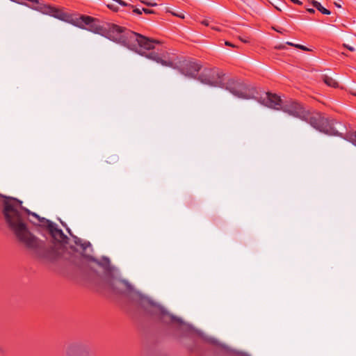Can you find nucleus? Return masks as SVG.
I'll list each match as a JSON object with an SVG mask.
<instances>
[{"instance_id":"1","label":"nucleus","mask_w":356,"mask_h":356,"mask_svg":"<svg viewBox=\"0 0 356 356\" xmlns=\"http://www.w3.org/2000/svg\"><path fill=\"white\" fill-rule=\"evenodd\" d=\"M79 270L81 279L87 284L98 291H107L118 295L131 296L132 300L126 310L134 318L140 316L156 319L170 329L182 330L185 326L183 321L170 313L164 307L154 302L147 297L134 291L133 286L127 280H121L108 275L102 277L95 270H92L85 261L80 262Z\"/></svg>"},{"instance_id":"2","label":"nucleus","mask_w":356,"mask_h":356,"mask_svg":"<svg viewBox=\"0 0 356 356\" xmlns=\"http://www.w3.org/2000/svg\"><path fill=\"white\" fill-rule=\"evenodd\" d=\"M65 14L67 17L66 20L62 19L63 21L99 34L163 65L171 66L172 64V62L165 60L166 51L156 47V44H161L159 40L149 38L113 23L102 22L89 15H81L74 18L66 13Z\"/></svg>"},{"instance_id":"3","label":"nucleus","mask_w":356,"mask_h":356,"mask_svg":"<svg viewBox=\"0 0 356 356\" xmlns=\"http://www.w3.org/2000/svg\"><path fill=\"white\" fill-rule=\"evenodd\" d=\"M2 199V214L9 229L17 240L22 244L38 259L55 261L63 251V247L48 249L45 241L39 239L29 229L27 220L29 216L40 220L35 213L31 212L22 206V202L15 197L0 193Z\"/></svg>"},{"instance_id":"4","label":"nucleus","mask_w":356,"mask_h":356,"mask_svg":"<svg viewBox=\"0 0 356 356\" xmlns=\"http://www.w3.org/2000/svg\"><path fill=\"white\" fill-rule=\"evenodd\" d=\"M291 115L309 123L316 130L325 134L339 136V131L336 125L341 123L334 119L326 117L324 113L309 111L301 103L291 99Z\"/></svg>"},{"instance_id":"5","label":"nucleus","mask_w":356,"mask_h":356,"mask_svg":"<svg viewBox=\"0 0 356 356\" xmlns=\"http://www.w3.org/2000/svg\"><path fill=\"white\" fill-rule=\"evenodd\" d=\"M49 223V229L48 232L52 238L55 241V243L53 245H47L45 243V246L48 249L51 248H56V247H58V245H62L63 247V251L60 254L59 257L56 259L55 261H47L45 259H40V261L48 262V263H56L62 259L63 257L64 254L66 252L67 250L65 246V244L67 243L68 238L67 236L63 233V232L57 227V225L51 221H47Z\"/></svg>"},{"instance_id":"6","label":"nucleus","mask_w":356,"mask_h":356,"mask_svg":"<svg viewBox=\"0 0 356 356\" xmlns=\"http://www.w3.org/2000/svg\"><path fill=\"white\" fill-rule=\"evenodd\" d=\"M226 89L234 96L242 99H257L258 95V92L254 87L239 81H229Z\"/></svg>"},{"instance_id":"7","label":"nucleus","mask_w":356,"mask_h":356,"mask_svg":"<svg viewBox=\"0 0 356 356\" xmlns=\"http://www.w3.org/2000/svg\"><path fill=\"white\" fill-rule=\"evenodd\" d=\"M82 255H83V258L79 259L77 264L75 265L76 274L77 277L80 280H81V281L84 282L86 284H87L83 279H81L80 272L79 270V266L80 265V262L82 261L87 263L92 270H94V269L90 266V265L88 264V261H93L97 266L102 267L104 270V275H100L99 273H98L102 277H106L108 275H113L110 259L108 257H102L100 260H98V259H95V257H93L92 256L87 254H83Z\"/></svg>"},{"instance_id":"8","label":"nucleus","mask_w":356,"mask_h":356,"mask_svg":"<svg viewBox=\"0 0 356 356\" xmlns=\"http://www.w3.org/2000/svg\"><path fill=\"white\" fill-rule=\"evenodd\" d=\"M223 76L224 74L218 68H204L197 79L203 83L218 86L222 83Z\"/></svg>"},{"instance_id":"9","label":"nucleus","mask_w":356,"mask_h":356,"mask_svg":"<svg viewBox=\"0 0 356 356\" xmlns=\"http://www.w3.org/2000/svg\"><path fill=\"white\" fill-rule=\"evenodd\" d=\"M66 356H94V351L87 344L82 342H73L65 349Z\"/></svg>"},{"instance_id":"10","label":"nucleus","mask_w":356,"mask_h":356,"mask_svg":"<svg viewBox=\"0 0 356 356\" xmlns=\"http://www.w3.org/2000/svg\"><path fill=\"white\" fill-rule=\"evenodd\" d=\"M259 102L264 106L275 110H283L288 112L286 108L282 106L283 102L277 94L270 92H266L264 97H261Z\"/></svg>"},{"instance_id":"11","label":"nucleus","mask_w":356,"mask_h":356,"mask_svg":"<svg viewBox=\"0 0 356 356\" xmlns=\"http://www.w3.org/2000/svg\"><path fill=\"white\" fill-rule=\"evenodd\" d=\"M201 65L197 62L184 60L180 61L177 66L179 72L185 76L195 77L201 70Z\"/></svg>"},{"instance_id":"12","label":"nucleus","mask_w":356,"mask_h":356,"mask_svg":"<svg viewBox=\"0 0 356 356\" xmlns=\"http://www.w3.org/2000/svg\"><path fill=\"white\" fill-rule=\"evenodd\" d=\"M67 232L70 234V236H72L74 238V243L76 245H79L83 253V254H86V250L88 248H90L91 250H92V248H91V243L89 242V241H84L83 242L82 240L79 238H78L77 236H74L71 232V230L69 229V228H67Z\"/></svg>"},{"instance_id":"13","label":"nucleus","mask_w":356,"mask_h":356,"mask_svg":"<svg viewBox=\"0 0 356 356\" xmlns=\"http://www.w3.org/2000/svg\"><path fill=\"white\" fill-rule=\"evenodd\" d=\"M321 79L327 86L332 87L334 88L339 87L338 82L334 79L327 74H323L321 76Z\"/></svg>"},{"instance_id":"14","label":"nucleus","mask_w":356,"mask_h":356,"mask_svg":"<svg viewBox=\"0 0 356 356\" xmlns=\"http://www.w3.org/2000/svg\"><path fill=\"white\" fill-rule=\"evenodd\" d=\"M312 6L316 8L318 11H320L322 14H324V15H330L331 13L329 10H327V8H324L320 2L316 1V0H312Z\"/></svg>"},{"instance_id":"15","label":"nucleus","mask_w":356,"mask_h":356,"mask_svg":"<svg viewBox=\"0 0 356 356\" xmlns=\"http://www.w3.org/2000/svg\"><path fill=\"white\" fill-rule=\"evenodd\" d=\"M291 47H294L297 49H301L302 51H312V49H310L309 48L304 46V45H302V44H295V43H293V42H291Z\"/></svg>"},{"instance_id":"16","label":"nucleus","mask_w":356,"mask_h":356,"mask_svg":"<svg viewBox=\"0 0 356 356\" xmlns=\"http://www.w3.org/2000/svg\"><path fill=\"white\" fill-rule=\"evenodd\" d=\"M273 29L275 31H276L277 32H278L281 34H283L284 35H286L288 33V31L286 29H285L283 27L280 26H273Z\"/></svg>"},{"instance_id":"17","label":"nucleus","mask_w":356,"mask_h":356,"mask_svg":"<svg viewBox=\"0 0 356 356\" xmlns=\"http://www.w3.org/2000/svg\"><path fill=\"white\" fill-rule=\"evenodd\" d=\"M38 220L42 223V227H45L47 230L49 229V223L47 221H50L49 220L40 217V220Z\"/></svg>"},{"instance_id":"18","label":"nucleus","mask_w":356,"mask_h":356,"mask_svg":"<svg viewBox=\"0 0 356 356\" xmlns=\"http://www.w3.org/2000/svg\"><path fill=\"white\" fill-rule=\"evenodd\" d=\"M113 1L118 3L121 6H129V7H131V8H134V6L132 5L129 4V3H126L125 1H124L122 0H113Z\"/></svg>"},{"instance_id":"19","label":"nucleus","mask_w":356,"mask_h":356,"mask_svg":"<svg viewBox=\"0 0 356 356\" xmlns=\"http://www.w3.org/2000/svg\"><path fill=\"white\" fill-rule=\"evenodd\" d=\"M140 2L147 6H157V3H152V2H149V1H145V0H140Z\"/></svg>"},{"instance_id":"20","label":"nucleus","mask_w":356,"mask_h":356,"mask_svg":"<svg viewBox=\"0 0 356 356\" xmlns=\"http://www.w3.org/2000/svg\"><path fill=\"white\" fill-rule=\"evenodd\" d=\"M350 140L355 145H356V131L350 135Z\"/></svg>"},{"instance_id":"21","label":"nucleus","mask_w":356,"mask_h":356,"mask_svg":"<svg viewBox=\"0 0 356 356\" xmlns=\"http://www.w3.org/2000/svg\"><path fill=\"white\" fill-rule=\"evenodd\" d=\"M142 10H143L145 14H153V13H154V11L153 10L148 9V8H142Z\"/></svg>"},{"instance_id":"22","label":"nucleus","mask_w":356,"mask_h":356,"mask_svg":"<svg viewBox=\"0 0 356 356\" xmlns=\"http://www.w3.org/2000/svg\"><path fill=\"white\" fill-rule=\"evenodd\" d=\"M108 8H110L111 10H113L115 12H117L118 10V8L117 6H115V5L111 3V4H108Z\"/></svg>"},{"instance_id":"23","label":"nucleus","mask_w":356,"mask_h":356,"mask_svg":"<svg viewBox=\"0 0 356 356\" xmlns=\"http://www.w3.org/2000/svg\"><path fill=\"white\" fill-rule=\"evenodd\" d=\"M343 47L346 48V49H348L350 51H355V48L353 47H351V46L348 45V44H343Z\"/></svg>"},{"instance_id":"24","label":"nucleus","mask_w":356,"mask_h":356,"mask_svg":"<svg viewBox=\"0 0 356 356\" xmlns=\"http://www.w3.org/2000/svg\"><path fill=\"white\" fill-rule=\"evenodd\" d=\"M142 12H143V10L138 8H136L133 10V13L135 14H137V15H141Z\"/></svg>"},{"instance_id":"25","label":"nucleus","mask_w":356,"mask_h":356,"mask_svg":"<svg viewBox=\"0 0 356 356\" xmlns=\"http://www.w3.org/2000/svg\"><path fill=\"white\" fill-rule=\"evenodd\" d=\"M173 15L175 16H177V17H179L180 18H184V14L181 13V14H178V13H171Z\"/></svg>"},{"instance_id":"26","label":"nucleus","mask_w":356,"mask_h":356,"mask_svg":"<svg viewBox=\"0 0 356 356\" xmlns=\"http://www.w3.org/2000/svg\"><path fill=\"white\" fill-rule=\"evenodd\" d=\"M284 48H285V46L284 44H280V45H277V46L275 47V49H284Z\"/></svg>"},{"instance_id":"27","label":"nucleus","mask_w":356,"mask_h":356,"mask_svg":"<svg viewBox=\"0 0 356 356\" xmlns=\"http://www.w3.org/2000/svg\"><path fill=\"white\" fill-rule=\"evenodd\" d=\"M238 38L243 42H245V43L249 42V40L248 38L245 39V38H241V36H239Z\"/></svg>"},{"instance_id":"28","label":"nucleus","mask_w":356,"mask_h":356,"mask_svg":"<svg viewBox=\"0 0 356 356\" xmlns=\"http://www.w3.org/2000/svg\"><path fill=\"white\" fill-rule=\"evenodd\" d=\"M291 3H293L298 5L302 4V2L299 0H291Z\"/></svg>"},{"instance_id":"29","label":"nucleus","mask_w":356,"mask_h":356,"mask_svg":"<svg viewBox=\"0 0 356 356\" xmlns=\"http://www.w3.org/2000/svg\"><path fill=\"white\" fill-rule=\"evenodd\" d=\"M225 45L230 46V47H235L234 44H232L230 42H228V41L225 42Z\"/></svg>"},{"instance_id":"30","label":"nucleus","mask_w":356,"mask_h":356,"mask_svg":"<svg viewBox=\"0 0 356 356\" xmlns=\"http://www.w3.org/2000/svg\"><path fill=\"white\" fill-rule=\"evenodd\" d=\"M307 10L309 13H315L314 9H313V8H307Z\"/></svg>"},{"instance_id":"31","label":"nucleus","mask_w":356,"mask_h":356,"mask_svg":"<svg viewBox=\"0 0 356 356\" xmlns=\"http://www.w3.org/2000/svg\"><path fill=\"white\" fill-rule=\"evenodd\" d=\"M202 24L205 25V26H209V22L207 20H203L202 22Z\"/></svg>"},{"instance_id":"32","label":"nucleus","mask_w":356,"mask_h":356,"mask_svg":"<svg viewBox=\"0 0 356 356\" xmlns=\"http://www.w3.org/2000/svg\"><path fill=\"white\" fill-rule=\"evenodd\" d=\"M334 6L337 8H341V5L339 3L334 2Z\"/></svg>"},{"instance_id":"33","label":"nucleus","mask_w":356,"mask_h":356,"mask_svg":"<svg viewBox=\"0 0 356 356\" xmlns=\"http://www.w3.org/2000/svg\"><path fill=\"white\" fill-rule=\"evenodd\" d=\"M212 29H215V30H217V31H220V29L218 28H214L213 27Z\"/></svg>"},{"instance_id":"34","label":"nucleus","mask_w":356,"mask_h":356,"mask_svg":"<svg viewBox=\"0 0 356 356\" xmlns=\"http://www.w3.org/2000/svg\"><path fill=\"white\" fill-rule=\"evenodd\" d=\"M286 44L289 45V42H286Z\"/></svg>"},{"instance_id":"35","label":"nucleus","mask_w":356,"mask_h":356,"mask_svg":"<svg viewBox=\"0 0 356 356\" xmlns=\"http://www.w3.org/2000/svg\"><path fill=\"white\" fill-rule=\"evenodd\" d=\"M355 35L356 36V33L355 34Z\"/></svg>"}]
</instances>
